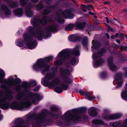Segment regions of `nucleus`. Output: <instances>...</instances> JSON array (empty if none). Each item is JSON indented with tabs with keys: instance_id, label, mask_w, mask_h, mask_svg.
<instances>
[{
	"instance_id": "cd10ccee",
	"label": "nucleus",
	"mask_w": 127,
	"mask_h": 127,
	"mask_svg": "<svg viewBox=\"0 0 127 127\" xmlns=\"http://www.w3.org/2000/svg\"><path fill=\"white\" fill-rule=\"evenodd\" d=\"M88 38L87 36H85L83 37L82 40V45L84 46L85 48L87 50H88Z\"/></svg>"
},
{
	"instance_id": "20e7f679",
	"label": "nucleus",
	"mask_w": 127,
	"mask_h": 127,
	"mask_svg": "<svg viewBox=\"0 0 127 127\" xmlns=\"http://www.w3.org/2000/svg\"><path fill=\"white\" fill-rule=\"evenodd\" d=\"M31 105L30 102H21V103L19 104L16 101L12 102L10 108L12 110L16 109L18 110H22L24 108H28Z\"/></svg>"
},
{
	"instance_id": "4d7b16f0",
	"label": "nucleus",
	"mask_w": 127,
	"mask_h": 127,
	"mask_svg": "<svg viewBox=\"0 0 127 127\" xmlns=\"http://www.w3.org/2000/svg\"><path fill=\"white\" fill-rule=\"evenodd\" d=\"M81 6L83 7H89L94 9V7L92 4H88L87 5H86L84 4H82Z\"/></svg>"
},
{
	"instance_id": "0eeeda50",
	"label": "nucleus",
	"mask_w": 127,
	"mask_h": 127,
	"mask_svg": "<svg viewBox=\"0 0 127 127\" xmlns=\"http://www.w3.org/2000/svg\"><path fill=\"white\" fill-rule=\"evenodd\" d=\"M49 80L45 78L43 80V85L45 87H47L48 85L53 87L55 85H58L60 83V81L58 78H56L52 82H50L49 81Z\"/></svg>"
},
{
	"instance_id": "7ed1b4c3",
	"label": "nucleus",
	"mask_w": 127,
	"mask_h": 127,
	"mask_svg": "<svg viewBox=\"0 0 127 127\" xmlns=\"http://www.w3.org/2000/svg\"><path fill=\"white\" fill-rule=\"evenodd\" d=\"M23 37L24 40L27 43V46L30 49H34L36 47L37 44L36 41L34 40L33 41V38L28 34L24 33L23 35Z\"/></svg>"
},
{
	"instance_id": "052dcab7",
	"label": "nucleus",
	"mask_w": 127,
	"mask_h": 127,
	"mask_svg": "<svg viewBox=\"0 0 127 127\" xmlns=\"http://www.w3.org/2000/svg\"><path fill=\"white\" fill-rule=\"evenodd\" d=\"M99 51L103 55V53H105L107 52V50L105 47H102L101 48L100 50Z\"/></svg>"
},
{
	"instance_id": "e2e57ef3",
	"label": "nucleus",
	"mask_w": 127,
	"mask_h": 127,
	"mask_svg": "<svg viewBox=\"0 0 127 127\" xmlns=\"http://www.w3.org/2000/svg\"><path fill=\"white\" fill-rule=\"evenodd\" d=\"M64 122L63 121H59L57 123L58 126H60L64 125Z\"/></svg>"
},
{
	"instance_id": "0e129e2a",
	"label": "nucleus",
	"mask_w": 127,
	"mask_h": 127,
	"mask_svg": "<svg viewBox=\"0 0 127 127\" xmlns=\"http://www.w3.org/2000/svg\"><path fill=\"white\" fill-rule=\"evenodd\" d=\"M86 98L88 100L91 101L93 99H95V96H90L89 95L88 96H86Z\"/></svg>"
},
{
	"instance_id": "f03ea898",
	"label": "nucleus",
	"mask_w": 127,
	"mask_h": 127,
	"mask_svg": "<svg viewBox=\"0 0 127 127\" xmlns=\"http://www.w3.org/2000/svg\"><path fill=\"white\" fill-rule=\"evenodd\" d=\"M48 112L47 109H44L36 117L35 121L33 125V127H37V126L40 127L47 121V119L46 116L48 114Z\"/></svg>"
},
{
	"instance_id": "423d86ee",
	"label": "nucleus",
	"mask_w": 127,
	"mask_h": 127,
	"mask_svg": "<svg viewBox=\"0 0 127 127\" xmlns=\"http://www.w3.org/2000/svg\"><path fill=\"white\" fill-rule=\"evenodd\" d=\"M59 59L56 60L54 63L55 66H60L64 62L65 60L67 59L65 55L64 54L63 50L60 52L58 54Z\"/></svg>"
},
{
	"instance_id": "39448f33",
	"label": "nucleus",
	"mask_w": 127,
	"mask_h": 127,
	"mask_svg": "<svg viewBox=\"0 0 127 127\" xmlns=\"http://www.w3.org/2000/svg\"><path fill=\"white\" fill-rule=\"evenodd\" d=\"M48 17L46 16H44L42 19H37L36 18H34L32 21V25L33 26H35L36 28H38L39 26H38V20L40 24L43 26H45L48 24V21L47 20Z\"/></svg>"
},
{
	"instance_id": "69168bd1",
	"label": "nucleus",
	"mask_w": 127,
	"mask_h": 127,
	"mask_svg": "<svg viewBox=\"0 0 127 127\" xmlns=\"http://www.w3.org/2000/svg\"><path fill=\"white\" fill-rule=\"evenodd\" d=\"M92 30V29L91 27L90 26H89L88 28H87L86 29V32H88L89 34H90L89 32Z\"/></svg>"
},
{
	"instance_id": "49530a36",
	"label": "nucleus",
	"mask_w": 127,
	"mask_h": 127,
	"mask_svg": "<svg viewBox=\"0 0 127 127\" xmlns=\"http://www.w3.org/2000/svg\"><path fill=\"white\" fill-rule=\"evenodd\" d=\"M55 91L58 94H60L63 91V90L61 87L58 86L55 87Z\"/></svg>"
},
{
	"instance_id": "f704fd0d",
	"label": "nucleus",
	"mask_w": 127,
	"mask_h": 127,
	"mask_svg": "<svg viewBox=\"0 0 127 127\" xmlns=\"http://www.w3.org/2000/svg\"><path fill=\"white\" fill-rule=\"evenodd\" d=\"M35 28L34 27L32 26H30L28 28L29 33H28L29 35H30L31 36H32L36 34L34 32V30Z\"/></svg>"
},
{
	"instance_id": "9d476101",
	"label": "nucleus",
	"mask_w": 127,
	"mask_h": 127,
	"mask_svg": "<svg viewBox=\"0 0 127 127\" xmlns=\"http://www.w3.org/2000/svg\"><path fill=\"white\" fill-rule=\"evenodd\" d=\"M61 15L65 19H72L74 17V15L72 11L68 9H66L62 12Z\"/></svg>"
},
{
	"instance_id": "f3484780",
	"label": "nucleus",
	"mask_w": 127,
	"mask_h": 127,
	"mask_svg": "<svg viewBox=\"0 0 127 127\" xmlns=\"http://www.w3.org/2000/svg\"><path fill=\"white\" fill-rule=\"evenodd\" d=\"M108 66L111 70L114 71L116 68V66L113 64V60L112 57H109L107 59Z\"/></svg>"
},
{
	"instance_id": "72a5a7b5",
	"label": "nucleus",
	"mask_w": 127,
	"mask_h": 127,
	"mask_svg": "<svg viewBox=\"0 0 127 127\" xmlns=\"http://www.w3.org/2000/svg\"><path fill=\"white\" fill-rule=\"evenodd\" d=\"M10 106V104L8 102L0 104V108L3 110H6L9 108Z\"/></svg>"
},
{
	"instance_id": "3c124183",
	"label": "nucleus",
	"mask_w": 127,
	"mask_h": 127,
	"mask_svg": "<svg viewBox=\"0 0 127 127\" xmlns=\"http://www.w3.org/2000/svg\"><path fill=\"white\" fill-rule=\"evenodd\" d=\"M51 110L54 112H57L59 111V108L57 107L53 106L51 107L50 108Z\"/></svg>"
},
{
	"instance_id": "8fccbe9b",
	"label": "nucleus",
	"mask_w": 127,
	"mask_h": 127,
	"mask_svg": "<svg viewBox=\"0 0 127 127\" xmlns=\"http://www.w3.org/2000/svg\"><path fill=\"white\" fill-rule=\"evenodd\" d=\"M28 83L26 81H23L22 82V87L25 89H27L28 88Z\"/></svg>"
},
{
	"instance_id": "1a4fd4ad",
	"label": "nucleus",
	"mask_w": 127,
	"mask_h": 127,
	"mask_svg": "<svg viewBox=\"0 0 127 127\" xmlns=\"http://www.w3.org/2000/svg\"><path fill=\"white\" fill-rule=\"evenodd\" d=\"M63 50L64 52V54L65 55L67 59L70 57L72 54L76 56H79L80 55V53L79 50L72 51L68 49H66L65 50Z\"/></svg>"
},
{
	"instance_id": "58836bf2",
	"label": "nucleus",
	"mask_w": 127,
	"mask_h": 127,
	"mask_svg": "<svg viewBox=\"0 0 127 127\" xmlns=\"http://www.w3.org/2000/svg\"><path fill=\"white\" fill-rule=\"evenodd\" d=\"M25 42H26L24 39L23 40L21 39H19L17 40L16 41V45L19 47H22L23 46Z\"/></svg>"
},
{
	"instance_id": "412c9836",
	"label": "nucleus",
	"mask_w": 127,
	"mask_h": 127,
	"mask_svg": "<svg viewBox=\"0 0 127 127\" xmlns=\"http://www.w3.org/2000/svg\"><path fill=\"white\" fill-rule=\"evenodd\" d=\"M1 9L4 10L5 16H9L11 15V12L8 7L5 4H2L1 6Z\"/></svg>"
},
{
	"instance_id": "473e14b6",
	"label": "nucleus",
	"mask_w": 127,
	"mask_h": 127,
	"mask_svg": "<svg viewBox=\"0 0 127 127\" xmlns=\"http://www.w3.org/2000/svg\"><path fill=\"white\" fill-rule=\"evenodd\" d=\"M103 55L102 53L99 51L96 53H94L93 54L92 58L93 60L94 61L95 59L101 57Z\"/></svg>"
},
{
	"instance_id": "c03bdc74",
	"label": "nucleus",
	"mask_w": 127,
	"mask_h": 127,
	"mask_svg": "<svg viewBox=\"0 0 127 127\" xmlns=\"http://www.w3.org/2000/svg\"><path fill=\"white\" fill-rule=\"evenodd\" d=\"M48 114L49 115H51V117L53 118H57L61 115V114L60 113L54 114L51 112H50Z\"/></svg>"
},
{
	"instance_id": "6e6552de",
	"label": "nucleus",
	"mask_w": 127,
	"mask_h": 127,
	"mask_svg": "<svg viewBox=\"0 0 127 127\" xmlns=\"http://www.w3.org/2000/svg\"><path fill=\"white\" fill-rule=\"evenodd\" d=\"M35 93H32L30 92L27 94H25L23 92L19 91L17 95V100H21L23 96H25L26 98H32L34 97V95Z\"/></svg>"
},
{
	"instance_id": "f257e3e1",
	"label": "nucleus",
	"mask_w": 127,
	"mask_h": 127,
	"mask_svg": "<svg viewBox=\"0 0 127 127\" xmlns=\"http://www.w3.org/2000/svg\"><path fill=\"white\" fill-rule=\"evenodd\" d=\"M53 58V57L50 56L44 58H40L36 61V63L33 65L34 69L36 71H41L42 74H44L46 72L49 71L51 66L46 64L45 63H49L50 61Z\"/></svg>"
},
{
	"instance_id": "13d9d810",
	"label": "nucleus",
	"mask_w": 127,
	"mask_h": 127,
	"mask_svg": "<svg viewBox=\"0 0 127 127\" xmlns=\"http://www.w3.org/2000/svg\"><path fill=\"white\" fill-rule=\"evenodd\" d=\"M21 82V79L18 78H15L13 81V82L16 84L18 83H20Z\"/></svg>"
},
{
	"instance_id": "864d4df0",
	"label": "nucleus",
	"mask_w": 127,
	"mask_h": 127,
	"mask_svg": "<svg viewBox=\"0 0 127 127\" xmlns=\"http://www.w3.org/2000/svg\"><path fill=\"white\" fill-rule=\"evenodd\" d=\"M28 0H20V2L21 6H24L27 4Z\"/></svg>"
},
{
	"instance_id": "5fc2aeb1",
	"label": "nucleus",
	"mask_w": 127,
	"mask_h": 127,
	"mask_svg": "<svg viewBox=\"0 0 127 127\" xmlns=\"http://www.w3.org/2000/svg\"><path fill=\"white\" fill-rule=\"evenodd\" d=\"M61 86L63 90H66L68 88V86L67 84H62L61 85Z\"/></svg>"
},
{
	"instance_id": "2eb2a0df",
	"label": "nucleus",
	"mask_w": 127,
	"mask_h": 127,
	"mask_svg": "<svg viewBox=\"0 0 127 127\" xmlns=\"http://www.w3.org/2000/svg\"><path fill=\"white\" fill-rule=\"evenodd\" d=\"M72 110H68L66 111L64 114L61 117V118L63 120L66 121V123L68 124H69V122H70V119L68 118L67 117L70 116L72 114H71V113L72 112Z\"/></svg>"
},
{
	"instance_id": "a19ab883",
	"label": "nucleus",
	"mask_w": 127,
	"mask_h": 127,
	"mask_svg": "<svg viewBox=\"0 0 127 127\" xmlns=\"http://www.w3.org/2000/svg\"><path fill=\"white\" fill-rule=\"evenodd\" d=\"M121 96L124 99H127V90L122 91L121 94Z\"/></svg>"
},
{
	"instance_id": "338daca9",
	"label": "nucleus",
	"mask_w": 127,
	"mask_h": 127,
	"mask_svg": "<svg viewBox=\"0 0 127 127\" xmlns=\"http://www.w3.org/2000/svg\"><path fill=\"white\" fill-rule=\"evenodd\" d=\"M40 88V85H38L35 87L33 91L34 92H36Z\"/></svg>"
},
{
	"instance_id": "6ab92c4d",
	"label": "nucleus",
	"mask_w": 127,
	"mask_h": 127,
	"mask_svg": "<svg viewBox=\"0 0 127 127\" xmlns=\"http://www.w3.org/2000/svg\"><path fill=\"white\" fill-rule=\"evenodd\" d=\"M104 59L102 58L97 60L93 63V66L95 68L98 67L101 65L104 62Z\"/></svg>"
},
{
	"instance_id": "bf43d9fd",
	"label": "nucleus",
	"mask_w": 127,
	"mask_h": 127,
	"mask_svg": "<svg viewBox=\"0 0 127 127\" xmlns=\"http://www.w3.org/2000/svg\"><path fill=\"white\" fill-rule=\"evenodd\" d=\"M127 59L124 56H122L121 57L119 60V62L121 63H124L125 62Z\"/></svg>"
},
{
	"instance_id": "9b49d317",
	"label": "nucleus",
	"mask_w": 127,
	"mask_h": 127,
	"mask_svg": "<svg viewBox=\"0 0 127 127\" xmlns=\"http://www.w3.org/2000/svg\"><path fill=\"white\" fill-rule=\"evenodd\" d=\"M114 77L116 80L117 84V86L115 87V88L120 87L123 83L122 74L121 73L116 74Z\"/></svg>"
},
{
	"instance_id": "09e8293b",
	"label": "nucleus",
	"mask_w": 127,
	"mask_h": 127,
	"mask_svg": "<svg viewBox=\"0 0 127 127\" xmlns=\"http://www.w3.org/2000/svg\"><path fill=\"white\" fill-rule=\"evenodd\" d=\"M121 124V123L119 122H116L114 123H110V125L114 127H116L120 125Z\"/></svg>"
},
{
	"instance_id": "bb28decb",
	"label": "nucleus",
	"mask_w": 127,
	"mask_h": 127,
	"mask_svg": "<svg viewBox=\"0 0 127 127\" xmlns=\"http://www.w3.org/2000/svg\"><path fill=\"white\" fill-rule=\"evenodd\" d=\"M75 115H72L70 116H68V118L70 119V121H78L81 119L80 116L78 115L79 114H77L76 113H73Z\"/></svg>"
},
{
	"instance_id": "37998d69",
	"label": "nucleus",
	"mask_w": 127,
	"mask_h": 127,
	"mask_svg": "<svg viewBox=\"0 0 127 127\" xmlns=\"http://www.w3.org/2000/svg\"><path fill=\"white\" fill-rule=\"evenodd\" d=\"M47 27H46V29L45 30V31L46 32V35H45L44 34V38H48L50 36H51L52 35V34L51 33V32L50 30L48 31L46 30Z\"/></svg>"
},
{
	"instance_id": "e433bc0d",
	"label": "nucleus",
	"mask_w": 127,
	"mask_h": 127,
	"mask_svg": "<svg viewBox=\"0 0 127 127\" xmlns=\"http://www.w3.org/2000/svg\"><path fill=\"white\" fill-rule=\"evenodd\" d=\"M8 4L9 7L13 8L16 7L17 5V2L13 1H9L8 2Z\"/></svg>"
},
{
	"instance_id": "603ef678",
	"label": "nucleus",
	"mask_w": 127,
	"mask_h": 127,
	"mask_svg": "<svg viewBox=\"0 0 127 127\" xmlns=\"http://www.w3.org/2000/svg\"><path fill=\"white\" fill-rule=\"evenodd\" d=\"M30 86L31 87H33L37 85V84L35 80H32L29 83Z\"/></svg>"
},
{
	"instance_id": "dca6fc26",
	"label": "nucleus",
	"mask_w": 127,
	"mask_h": 127,
	"mask_svg": "<svg viewBox=\"0 0 127 127\" xmlns=\"http://www.w3.org/2000/svg\"><path fill=\"white\" fill-rule=\"evenodd\" d=\"M69 40L73 42L77 41H80L81 40V37L77 34H72L69 35Z\"/></svg>"
},
{
	"instance_id": "680f3d73",
	"label": "nucleus",
	"mask_w": 127,
	"mask_h": 127,
	"mask_svg": "<svg viewBox=\"0 0 127 127\" xmlns=\"http://www.w3.org/2000/svg\"><path fill=\"white\" fill-rule=\"evenodd\" d=\"M107 74V73L106 71H103L101 73V76L103 78H105L106 77Z\"/></svg>"
},
{
	"instance_id": "2f4dec72",
	"label": "nucleus",
	"mask_w": 127,
	"mask_h": 127,
	"mask_svg": "<svg viewBox=\"0 0 127 127\" xmlns=\"http://www.w3.org/2000/svg\"><path fill=\"white\" fill-rule=\"evenodd\" d=\"M46 9L44 10L42 12V14L45 15H47L51 12V10L49 9H53L54 7L53 5L47 6L46 7Z\"/></svg>"
},
{
	"instance_id": "a878e982",
	"label": "nucleus",
	"mask_w": 127,
	"mask_h": 127,
	"mask_svg": "<svg viewBox=\"0 0 127 127\" xmlns=\"http://www.w3.org/2000/svg\"><path fill=\"white\" fill-rule=\"evenodd\" d=\"M5 74L4 71L3 70H0V83H3L5 84L8 83L7 80L6 79H3L5 77Z\"/></svg>"
},
{
	"instance_id": "c85d7f7f",
	"label": "nucleus",
	"mask_w": 127,
	"mask_h": 127,
	"mask_svg": "<svg viewBox=\"0 0 127 127\" xmlns=\"http://www.w3.org/2000/svg\"><path fill=\"white\" fill-rule=\"evenodd\" d=\"M26 16L28 17H30L33 15V12L31 8H29L28 6L26 7L25 11Z\"/></svg>"
},
{
	"instance_id": "aec40b11",
	"label": "nucleus",
	"mask_w": 127,
	"mask_h": 127,
	"mask_svg": "<svg viewBox=\"0 0 127 127\" xmlns=\"http://www.w3.org/2000/svg\"><path fill=\"white\" fill-rule=\"evenodd\" d=\"M97 109L94 107H91L88 110V112L90 115L92 117L96 116L97 115Z\"/></svg>"
},
{
	"instance_id": "774afa93",
	"label": "nucleus",
	"mask_w": 127,
	"mask_h": 127,
	"mask_svg": "<svg viewBox=\"0 0 127 127\" xmlns=\"http://www.w3.org/2000/svg\"><path fill=\"white\" fill-rule=\"evenodd\" d=\"M1 88L4 89H7L8 88L7 86L5 84H2L0 86Z\"/></svg>"
},
{
	"instance_id": "4468645a",
	"label": "nucleus",
	"mask_w": 127,
	"mask_h": 127,
	"mask_svg": "<svg viewBox=\"0 0 127 127\" xmlns=\"http://www.w3.org/2000/svg\"><path fill=\"white\" fill-rule=\"evenodd\" d=\"M122 116V115L120 113H117L110 115L108 116H106L104 117V119L107 120H114L120 119Z\"/></svg>"
},
{
	"instance_id": "de8ad7c7",
	"label": "nucleus",
	"mask_w": 127,
	"mask_h": 127,
	"mask_svg": "<svg viewBox=\"0 0 127 127\" xmlns=\"http://www.w3.org/2000/svg\"><path fill=\"white\" fill-rule=\"evenodd\" d=\"M34 97H35V98L36 99L38 100L39 101L42 98V96H41L40 94L38 93H35L34 95Z\"/></svg>"
},
{
	"instance_id": "a211bd4d",
	"label": "nucleus",
	"mask_w": 127,
	"mask_h": 127,
	"mask_svg": "<svg viewBox=\"0 0 127 127\" xmlns=\"http://www.w3.org/2000/svg\"><path fill=\"white\" fill-rule=\"evenodd\" d=\"M16 126L13 127H25L24 125V119L21 118H17L15 121Z\"/></svg>"
},
{
	"instance_id": "79ce46f5",
	"label": "nucleus",
	"mask_w": 127,
	"mask_h": 127,
	"mask_svg": "<svg viewBox=\"0 0 127 127\" xmlns=\"http://www.w3.org/2000/svg\"><path fill=\"white\" fill-rule=\"evenodd\" d=\"M57 21L60 24H63L64 23V21L61 18V15L59 14L57 15L56 19Z\"/></svg>"
},
{
	"instance_id": "5701e85b",
	"label": "nucleus",
	"mask_w": 127,
	"mask_h": 127,
	"mask_svg": "<svg viewBox=\"0 0 127 127\" xmlns=\"http://www.w3.org/2000/svg\"><path fill=\"white\" fill-rule=\"evenodd\" d=\"M14 15L18 17H21L23 13L22 9L21 8H18L14 10L13 11Z\"/></svg>"
},
{
	"instance_id": "4be33fe9",
	"label": "nucleus",
	"mask_w": 127,
	"mask_h": 127,
	"mask_svg": "<svg viewBox=\"0 0 127 127\" xmlns=\"http://www.w3.org/2000/svg\"><path fill=\"white\" fill-rule=\"evenodd\" d=\"M87 108L85 107H82L80 108L73 109H72V112L73 113H76L80 114V113H85L87 110Z\"/></svg>"
},
{
	"instance_id": "ea45409f",
	"label": "nucleus",
	"mask_w": 127,
	"mask_h": 127,
	"mask_svg": "<svg viewBox=\"0 0 127 127\" xmlns=\"http://www.w3.org/2000/svg\"><path fill=\"white\" fill-rule=\"evenodd\" d=\"M75 26L74 24L69 23L65 27V29L67 31H72Z\"/></svg>"
},
{
	"instance_id": "393cba45",
	"label": "nucleus",
	"mask_w": 127,
	"mask_h": 127,
	"mask_svg": "<svg viewBox=\"0 0 127 127\" xmlns=\"http://www.w3.org/2000/svg\"><path fill=\"white\" fill-rule=\"evenodd\" d=\"M92 46L91 47L92 50L93 52L94 50H96L99 48L101 46V43L97 41L93 40L92 41Z\"/></svg>"
},
{
	"instance_id": "c9c22d12",
	"label": "nucleus",
	"mask_w": 127,
	"mask_h": 127,
	"mask_svg": "<svg viewBox=\"0 0 127 127\" xmlns=\"http://www.w3.org/2000/svg\"><path fill=\"white\" fill-rule=\"evenodd\" d=\"M55 74L54 71L53 72H51L47 73L45 78L50 80L52 79L54 77Z\"/></svg>"
},
{
	"instance_id": "7c9ffc66",
	"label": "nucleus",
	"mask_w": 127,
	"mask_h": 127,
	"mask_svg": "<svg viewBox=\"0 0 127 127\" xmlns=\"http://www.w3.org/2000/svg\"><path fill=\"white\" fill-rule=\"evenodd\" d=\"M63 80L64 83L67 84H71L73 81V80L70 79V77L68 76L63 77Z\"/></svg>"
},
{
	"instance_id": "a18cd8bd",
	"label": "nucleus",
	"mask_w": 127,
	"mask_h": 127,
	"mask_svg": "<svg viewBox=\"0 0 127 127\" xmlns=\"http://www.w3.org/2000/svg\"><path fill=\"white\" fill-rule=\"evenodd\" d=\"M44 7V5L43 3H39L36 6V9L37 10H40Z\"/></svg>"
},
{
	"instance_id": "b1692460",
	"label": "nucleus",
	"mask_w": 127,
	"mask_h": 127,
	"mask_svg": "<svg viewBox=\"0 0 127 127\" xmlns=\"http://www.w3.org/2000/svg\"><path fill=\"white\" fill-rule=\"evenodd\" d=\"M59 71L62 78L63 77L67 76L69 75V71L68 68L64 69L63 68L61 67L60 68Z\"/></svg>"
},
{
	"instance_id": "4c0bfd02",
	"label": "nucleus",
	"mask_w": 127,
	"mask_h": 127,
	"mask_svg": "<svg viewBox=\"0 0 127 127\" xmlns=\"http://www.w3.org/2000/svg\"><path fill=\"white\" fill-rule=\"evenodd\" d=\"M92 122L93 124L97 125H103L105 124L104 122L103 121L98 119L93 120Z\"/></svg>"
},
{
	"instance_id": "6e6d98bb",
	"label": "nucleus",
	"mask_w": 127,
	"mask_h": 127,
	"mask_svg": "<svg viewBox=\"0 0 127 127\" xmlns=\"http://www.w3.org/2000/svg\"><path fill=\"white\" fill-rule=\"evenodd\" d=\"M76 62V58L75 57H74L71 59L70 62V64L72 65H74L75 64Z\"/></svg>"
},
{
	"instance_id": "c756f323",
	"label": "nucleus",
	"mask_w": 127,
	"mask_h": 127,
	"mask_svg": "<svg viewBox=\"0 0 127 127\" xmlns=\"http://www.w3.org/2000/svg\"><path fill=\"white\" fill-rule=\"evenodd\" d=\"M86 24V23L85 22H79L76 24L75 26L77 29L81 30L85 27Z\"/></svg>"
},
{
	"instance_id": "f8f14e48",
	"label": "nucleus",
	"mask_w": 127,
	"mask_h": 127,
	"mask_svg": "<svg viewBox=\"0 0 127 127\" xmlns=\"http://www.w3.org/2000/svg\"><path fill=\"white\" fill-rule=\"evenodd\" d=\"M35 28L37 29L36 34H35V36L36 38L39 41H41L43 39V37L44 35V32L41 28L40 26L38 28Z\"/></svg>"
},
{
	"instance_id": "ddd939ff",
	"label": "nucleus",
	"mask_w": 127,
	"mask_h": 127,
	"mask_svg": "<svg viewBox=\"0 0 127 127\" xmlns=\"http://www.w3.org/2000/svg\"><path fill=\"white\" fill-rule=\"evenodd\" d=\"M59 25L56 24H54L52 25H49L47 27L46 30H50L52 33H56L59 30Z\"/></svg>"
}]
</instances>
